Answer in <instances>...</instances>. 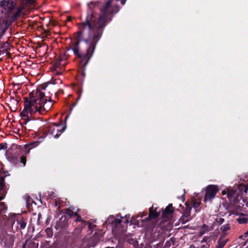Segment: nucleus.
<instances>
[{
	"label": "nucleus",
	"mask_w": 248,
	"mask_h": 248,
	"mask_svg": "<svg viewBox=\"0 0 248 248\" xmlns=\"http://www.w3.org/2000/svg\"><path fill=\"white\" fill-rule=\"evenodd\" d=\"M4 186V181L2 178H0V190L2 191L3 189Z\"/></svg>",
	"instance_id": "15"
},
{
	"label": "nucleus",
	"mask_w": 248,
	"mask_h": 248,
	"mask_svg": "<svg viewBox=\"0 0 248 248\" xmlns=\"http://www.w3.org/2000/svg\"><path fill=\"white\" fill-rule=\"evenodd\" d=\"M51 134H53V135L54 134V131L53 130L51 132Z\"/></svg>",
	"instance_id": "32"
},
{
	"label": "nucleus",
	"mask_w": 248,
	"mask_h": 248,
	"mask_svg": "<svg viewBox=\"0 0 248 248\" xmlns=\"http://www.w3.org/2000/svg\"><path fill=\"white\" fill-rule=\"evenodd\" d=\"M190 248H192V246H190Z\"/></svg>",
	"instance_id": "37"
},
{
	"label": "nucleus",
	"mask_w": 248,
	"mask_h": 248,
	"mask_svg": "<svg viewBox=\"0 0 248 248\" xmlns=\"http://www.w3.org/2000/svg\"><path fill=\"white\" fill-rule=\"evenodd\" d=\"M219 189L216 185H209L206 188L204 197V202L211 201L215 197Z\"/></svg>",
	"instance_id": "3"
},
{
	"label": "nucleus",
	"mask_w": 248,
	"mask_h": 248,
	"mask_svg": "<svg viewBox=\"0 0 248 248\" xmlns=\"http://www.w3.org/2000/svg\"><path fill=\"white\" fill-rule=\"evenodd\" d=\"M200 205V202H194L193 206L195 208L198 207Z\"/></svg>",
	"instance_id": "19"
},
{
	"label": "nucleus",
	"mask_w": 248,
	"mask_h": 248,
	"mask_svg": "<svg viewBox=\"0 0 248 248\" xmlns=\"http://www.w3.org/2000/svg\"><path fill=\"white\" fill-rule=\"evenodd\" d=\"M225 192L224 191H222V194L223 195H225Z\"/></svg>",
	"instance_id": "31"
},
{
	"label": "nucleus",
	"mask_w": 248,
	"mask_h": 248,
	"mask_svg": "<svg viewBox=\"0 0 248 248\" xmlns=\"http://www.w3.org/2000/svg\"><path fill=\"white\" fill-rule=\"evenodd\" d=\"M159 216V211H157V208L154 209L152 206L149 209V215L146 220L154 219L157 217Z\"/></svg>",
	"instance_id": "5"
},
{
	"label": "nucleus",
	"mask_w": 248,
	"mask_h": 248,
	"mask_svg": "<svg viewBox=\"0 0 248 248\" xmlns=\"http://www.w3.org/2000/svg\"><path fill=\"white\" fill-rule=\"evenodd\" d=\"M20 162L23 164L24 166H25L26 162V158L24 156H22L20 157Z\"/></svg>",
	"instance_id": "18"
},
{
	"label": "nucleus",
	"mask_w": 248,
	"mask_h": 248,
	"mask_svg": "<svg viewBox=\"0 0 248 248\" xmlns=\"http://www.w3.org/2000/svg\"><path fill=\"white\" fill-rule=\"evenodd\" d=\"M56 74H57V75H60V74H61V73H60V72H57L56 73Z\"/></svg>",
	"instance_id": "29"
},
{
	"label": "nucleus",
	"mask_w": 248,
	"mask_h": 248,
	"mask_svg": "<svg viewBox=\"0 0 248 248\" xmlns=\"http://www.w3.org/2000/svg\"><path fill=\"white\" fill-rule=\"evenodd\" d=\"M248 190V187H247V186H245V187H244V192L245 193H247V192Z\"/></svg>",
	"instance_id": "22"
},
{
	"label": "nucleus",
	"mask_w": 248,
	"mask_h": 248,
	"mask_svg": "<svg viewBox=\"0 0 248 248\" xmlns=\"http://www.w3.org/2000/svg\"><path fill=\"white\" fill-rule=\"evenodd\" d=\"M41 215H40V214H39V215H38V218H39H39L40 217H41Z\"/></svg>",
	"instance_id": "33"
},
{
	"label": "nucleus",
	"mask_w": 248,
	"mask_h": 248,
	"mask_svg": "<svg viewBox=\"0 0 248 248\" xmlns=\"http://www.w3.org/2000/svg\"><path fill=\"white\" fill-rule=\"evenodd\" d=\"M87 224H88L89 228H90V227H91V224H90V223H87Z\"/></svg>",
	"instance_id": "30"
},
{
	"label": "nucleus",
	"mask_w": 248,
	"mask_h": 248,
	"mask_svg": "<svg viewBox=\"0 0 248 248\" xmlns=\"http://www.w3.org/2000/svg\"><path fill=\"white\" fill-rule=\"evenodd\" d=\"M78 217V218L76 220V221H82V220L81 219V217H79V216H77Z\"/></svg>",
	"instance_id": "21"
},
{
	"label": "nucleus",
	"mask_w": 248,
	"mask_h": 248,
	"mask_svg": "<svg viewBox=\"0 0 248 248\" xmlns=\"http://www.w3.org/2000/svg\"><path fill=\"white\" fill-rule=\"evenodd\" d=\"M3 199V196H0V201H1V200H2Z\"/></svg>",
	"instance_id": "28"
},
{
	"label": "nucleus",
	"mask_w": 248,
	"mask_h": 248,
	"mask_svg": "<svg viewBox=\"0 0 248 248\" xmlns=\"http://www.w3.org/2000/svg\"><path fill=\"white\" fill-rule=\"evenodd\" d=\"M66 129V125H65L64 126H63V127L62 128V129L61 130H57V134H56L55 135H54L53 136H54V138H58L59 137V136H60L61 134L63 132L65 129Z\"/></svg>",
	"instance_id": "12"
},
{
	"label": "nucleus",
	"mask_w": 248,
	"mask_h": 248,
	"mask_svg": "<svg viewBox=\"0 0 248 248\" xmlns=\"http://www.w3.org/2000/svg\"><path fill=\"white\" fill-rule=\"evenodd\" d=\"M66 215H68L69 216H72V215H75L76 216H78V214L77 213H74L73 211L71 210L67 209L65 212Z\"/></svg>",
	"instance_id": "14"
},
{
	"label": "nucleus",
	"mask_w": 248,
	"mask_h": 248,
	"mask_svg": "<svg viewBox=\"0 0 248 248\" xmlns=\"http://www.w3.org/2000/svg\"><path fill=\"white\" fill-rule=\"evenodd\" d=\"M68 118V115L66 116V117H65V121H66L67 119Z\"/></svg>",
	"instance_id": "27"
},
{
	"label": "nucleus",
	"mask_w": 248,
	"mask_h": 248,
	"mask_svg": "<svg viewBox=\"0 0 248 248\" xmlns=\"http://www.w3.org/2000/svg\"><path fill=\"white\" fill-rule=\"evenodd\" d=\"M139 215H140V217H142V216H144V213H140Z\"/></svg>",
	"instance_id": "24"
},
{
	"label": "nucleus",
	"mask_w": 248,
	"mask_h": 248,
	"mask_svg": "<svg viewBox=\"0 0 248 248\" xmlns=\"http://www.w3.org/2000/svg\"><path fill=\"white\" fill-rule=\"evenodd\" d=\"M18 224H19V225L20 226V228L21 229H24L25 228L26 226V223L22 219L19 221Z\"/></svg>",
	"instance_id": "13"
},
{
	"label": "nucleus",
	"mask_w": 248,
	"mask_h": 248,
	"mask_svg": "<svg viewBox=\"0 0 248 248\" xmlns=\"http://www.w3.org/2000/svg\"><path fill=\"white\" fill-rule=\"evenodd\" d=\"M245 234H246V235H248V231Z\"/></svg>",
	"instance_id": "34"
},
{
	"label": "nucleus",
	"mask_w": 248,
	"mask_h": 248,
	"mask_svg": "<svg viewBox=\"0 0 248 248\" xmlns=\"http://www.w3.org/2000/svg\"><path fill=\"white\" fill-rule=\"evenodd\" d=\"M62 58L60 59V61H59V64H61V61H62Z\"/></svg>",
	"instance_id": "26"
},
{
	"label": "nucleus",
	"mask_w": 248,
	"mask_h": 248,
	"mask_svg": "<svg viewBox=\"0 0 248 248\" xmlns=\"http://www.w3.org/2000/svg\"><path fill=\"white\" fill-rule=\"evenodd\" d=\"M235 193V190L233 189L229 188L227 190V197L230 200H232V197Z\"/></svg>",
	"instance_id": "9"
},
{
	"label": "nucleus",
	"mask_w": 248,
	"mask_h": 248,
	"mask_svg": "<svg viewBox=\"0 0 248 248\" xmlns=\"http://www.w3.org/2000/svg\"><path fill=\"white\" fill-rule=\"evenodd\" d=\"M230 228V225L229 224H225L223 225H222L221 227H220V230L223 232H225L226 231H227L228 230H229Z\"/></svg>",
	"instance_id": "10"
},
{
	"label": "nucleus",
	"mask_w": 248,
	"mask_h": 248,
	"mask_svg": "<svg viewBox=\"0 0 248 248\" xmlns=\"http://www.w3.org/2000/svg\"><path fill=\"white\" fill-rule=\"evenodd\" d=\"M126 0H122L121 1V3L123 4V5H124V3H125V1H126Z\"/></svg>",
	"instance_id": "23"
},
{
	"label": "nucleus",
	"mask_w": 248,
	"mask_h": 248,
	"mask_svg": "<svg viewBox=\"0 0 248 248\" xmlns=\"http://www.w3.org/2000/svg\"><path fill=\"white\" fill-rule=\"evenodd\" d=\"M130 218V215H125L123 217L118 215L117 217L114 216H110L108 218L106 222L112 225V232L116 235L126 231V224L129 222Z\"/></svg>",
	"instance_id": "2"
},
{
	"label": "nucleus",
	"mask_w": 248,
	"mask_h": 248,
	"mask_svg": "<svg viewBox=\"0 0 248 248\" xmlns=\"http://www.w3.org/2000/svg\"><path fill=\"white\" fill-rule=\"evenodd\" d=\"M224 220L223 218L220 217H217L216 219V221L219 224H222L224 222Z\"/></svg>",
	"instance_id": "17"
},
{
	"label": "nucleus",
	"mask_w": 248,
	"mask_h": 248,
	"mask_svg": "<svg viewBox=\"0 0 248 248\" xmlns=\"http://www.w3.org/2000/svg\"><path fill=\"white\" fill-rule=\"evenodd\" d=\"M227 240L220 239L217 242V245L216 247L215 248H223L225 245L226 244Z\"/></svg>",
	"instance_id": "8"
},
{
	"label": "nucleus",
	"mask_w": 248,
	"mask_h": 248,
	"mask_svg": "<svg viewBox=\"0 0 248 248\" xmlns=\"http://www.w3.org/2000/svg\"><path fill=\"white\" fill-rule=\"evenodd\" d=\"M30 97L24 102V108L20 113L22 123L26 124L30 120V115L36 112L44 114L53 105L52 100L46 96L44 93L36 90L30 94Z\"/></svg>",
	"instance_id": "1"
},
{
	"label": "nucleus",
	"mask_w": 248,
	"mask_h": 248,
	"mask_svg": "<svg viewBox=\"0 0 248 248\" xmlns=\"http://www.w3.org/2000/svg\"><path fill=\"white\" fill-rule=\"evenodd\" d=\"M191 219L190 209L189 208H186L185 210L183 216L179 219V222L180 223L184 224L189 221Z\"/></svg>",
	"instance_id": "4"
},
{
	"label": "nucleus",
	"mask_w": 248,
	"mask_h": 248,
	"mask_svg": "<svg viewBox=\"0 0 248 248\" xmlns=\"http://www.w3.org/2000/svg\"><path fill=\"white\" fill-rule=\"evenodd\" d=\"M233 214L238 215V212H237L236 211H233Z\"/></svg>",
	"instance_id": "25"
},
{
	"label": "nucleus",
	"mask_w": 248,
	"mask_h": 248,
	"mask_svg": "<svg viewBox=\"0 0 248 248\" xmlns=\"http://www.w3.org/2000/svg\"><path fill=\"white\" fill-rule=\"evenodd\" d=\"M46 232H47V233L50 236H52V232H51V229H49V228H47L46 229Z\"/></svg>",
	"instance_id": "20"
},
{
	"label": "nucleus",
	"mask_w": 248,
	"mask_h": 248,
	"mask_svg": "<svg viewBox=\"0 0 248 248\" xmlns=\"http://www.w3.org/2000/svg\"><path fill=\"white\" fill-rule=\"evenodd\" d=\"M173 212V208L172 204H169L168 205L165 209L163 211L162 216L163 217H166L168 215H170Z\"/></svg>",
	"instance_id": "6"
},
{
	"label": "nucleus",
	"mask_w": 248,
	"mask_h": 248,
	"mask_svg": "<svg viewBox=\"0 0 248 248\" xmlns=\"http://www.w3.org/2000/svg\"><path fill=\"white\" fill-rule=\"evenodd\" d=\"M239 215L238 217L237 218V220L240 224L246 223L248 220V217L247 216L244 215L243 214H240Z\"/></svg>",
	"instance_id": "7"
},
{
	"label": "nucleus",
	"mask_w": 248,
	"mask_h": 248,
	"mask_svg": "<svg viewBox=\"0 0 248 248\" xmlns=\"http://www.w3.org/2000/svg\"><path fill=\"white\" fill-rule=\"evenodd\" d=\"M86 248H88V245L87 244L86 245Z\"/></svg>",
	"instance_id": "35"
},
{
	"label": "nucleus",
	"mask_w": 248,
	"mask_h": 248,
	"mask_svg": "<svg viewBox=\"0 0 248 248\" xmlns=\"http://www.w3.org/2000/svg\"><path fill=\"white\" fill-rule=\"evenodd\" d=\"M209 231V229L208 226L206 225H203L201 230H200V233L201 234H203L205 232H208Z\"/></svg>",
	"instance_id": "11"
},
{
	"label": "nucleus",
	"mask_w": 248,
	"mask_h": 248,
	"mask_svg": "<svg viewBox=\"0 0 248 248\" xmlns=\"http://www.w3.org/2000/svg\"><path fill=\"white\" fill-rule=\"evenodd\" d=\"M68 20H70V17H68Z\"/></svg>",
	"instance_id": "36"
},
{
	"label": "nucleus",
	"mask_w": 248,
	"mask_h": 248,
	"mask_svg": "<svg viewBox=\"0 0 248 248\" xmlns=\"http://www.w3.org/2000/svg\"><path fill=\"white\" fill-rule=\"evenodd\" d=\"M39 144V142L38 141H35L33 143H32L29 145H28L27 146L28 147H30V149H31V148H33V147H35L37 146H38V145Z\"/></svg>",
	"instance_id": "16"
}]
</instances>
